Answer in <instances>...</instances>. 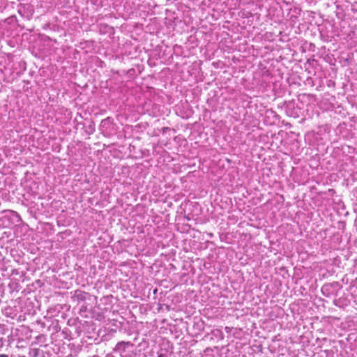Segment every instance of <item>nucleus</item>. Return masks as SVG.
Masks as SVG:
<instances>
[{"label": "nucleus", "mask_w": 357, "mask_h": 357, "mask_svg": "<svg viewBox=\"0 0 357 357\" xmlns=\"http://www.w3.org/2000/svg\"><path fill=\"white\" fill-rule=\"evenodd\" d=\"M0 357H8V356L5 355V354H1V355H0Z\"/></svg>", "instance_id": "f257e3e1"}, {"label": "nucleus", "mask_w": 357, "mask_h": 357, "mask_svg": "<svg viewBox=\"0 0 357 357\" xmlns=\"http://www.w3.org/2000/svg\"><path fill=\"white\" fill-rule=\"evenodd\" d=\"M158 357H165V356L162 354H160Z\"/></svg>", "instance_id": "f03ea898"}]
</instances>
